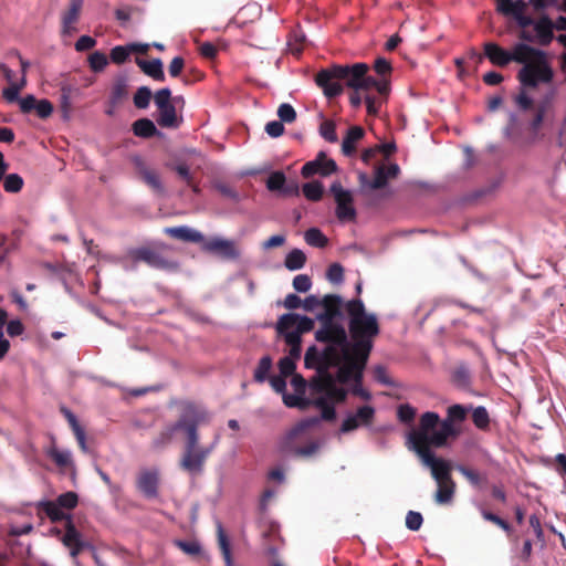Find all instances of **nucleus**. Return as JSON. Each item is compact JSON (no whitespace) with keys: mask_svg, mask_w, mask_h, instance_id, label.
I'll list each match as a JSON object with an SVG mask.
<instances>
[{"mask_svg":"<svg viewBox=\"0 0 566 566\" xmlns=\"http://www.w3.org/2000/svg\"><path fill=\"white\" fill-rule=\"evenodd\" d=\"M312 286L311 277L306 274H298L293 279V287L295 291L305 293Z\"/></svg>","mask_w":566,"mask_h":566,"instance_id":"64","label":"nucleus"},{"mask_svg":"<svg viewBox=\"0 0 566 566\" xmlns=\"http://www.w3.org/2000/svg\"><path fill=\"white\" fill-rule=\"evenodd\" d=\"M324 193L323 184L315 180L303 186V195L310 201H319Z\"/></svg>","mask_w":566,"mask_h":566,"instance_id":"42","label":"nucleus"},{"mask_svg":"<svg viewBox=\"0 0 566 566\" xmlns=\"http://www.w3.org/2000/svg\"><path fill=\"white\" fill-rule=\"evenodd\" d=\"M348 315V332L352 340L348 349L352 353L353 369H359L368 361L374 347V339L379 335L380 328L377 316L367 313L360 298H353L345 305Z\"/></svg>","mask_w":566,"mask_h":566,"instance_id":"2","label":"nucleus"},{"mask_svg":"<svg viewBox=\"0 0 566 566\" xmlns=\"http://www.w3.org/2000/svg\"><path fill=\"white\" fill-rule=\"evenodd\" d=\"M526 43H516L512 51H506L495 42H485L483 44L484 56L495 66L505 67L511 62H523L525 56L523 51Z\"/></svg>","mask_w":566,"mask_h":566,"instance_id":"10","label":"nucleus"},{"mask_svg":"<svg viewBox=\"0 0 566 566\" xmlns=\"http://www.w3.org/2000/svg\"><path fill=\"white\" fill-rule=\"evenodd\" d=\"M319 134L325 140L329 143L337 142L336 125L331 119H326L321 124Z\"/></svg>","mask_w":566,"mask_h":566,"instance_id":"53","label":"nucleus"},{"mask_svg":"<svg viewBox=\"0 0 566 566\" xmlns=\"http://www.w3.org/2000/svg\"><path fill=\"white\" fill-rule=\"evenodd\" d=\"M214 188L221 196L226 198H229L235 202L240 200L238 191L224 182L214 184Z\"/></svg>","mask_w":566,"mask_h":566,"instance_id":"63","label":"nucleus"},{"mask_svg":"<svg viewBox=\"0 0 566 566\" xmlns=\"http://www.w3.org/2000/svg\"><path fill=\"white\" fill-rule=\"evenodd\" d=\"M359 182L363 187H368L369 189H373V190L384 188L388 182V179L386 177L385 166H378L376 168L375 177L371 181L365 174H360Z\"/></svg>","mask_w":566,"mask_h":566,"instance_id":"32","label":"nucleus"},{"mask_svg":"<svg viewBox=\"0 0 566 566\" xmlns=\"http://www.w3.org/2000/svg\"><path fill=\"white\" fill-rule=\"evenodd\" d=\"M517 128H518V118L515 114H510L509 122L506 127L504 128V135L513 140H517Z\"/></svg>","mask_w":566,"mask_h":566,"instance_id":"60","label":"nucleus"},{"mask_svg":"<svg viewBox=\"0 0 566 566\" xmlns=\"http://www.w3.org/2000/svg\"><path fill=\"white\" fill-rule=\"evenodd\" d=\"M423 518L419 512L409 511L406 515V526L410 531H418L422 525Z\"/></svg>","mask_w":566,"mask_h":566,"instance_id":"62","label":"nucleus"},{"mask_svg":"<svg viewBox=\"0 0 566 566\" xmlns=\"http://www.w3.org/2000/svg\"><path fill=\"white\" fill-rule=\"evenodd\" d=\"M369 70L366 63H355L353 65H333L321 70L315 76V83L323 90L328 98H334L343 93V86L339 81H344L346 86L359 91L361 76Z\"/></svg>","mask_w":566,"mask_h":566,"instance_id":"5","label":"nucleus"},{"mask_svg":"<svg viewBox=\"0 0 566 566\" xmlns=\"http://www.w3.org/2000/svg\"><path fill=\"white\" fill-rule=\"evenodd\" d=\"M138 491L146 499H156L159 494V473L157 470H143L136 479Z\"/></svg>","mask_w":566,"mask_h":566,"instance_id":"18","label":"nucleus"},{"mask_svg":"<svg viewBox=\"0 0 566 566\" xmlns=\"http://www.w3.org/2000/svg\"><path fill=\"white\" fill-rule=\"evenodd\" d=\"M360 84L361 85H359V91L364 92L365 94H369L370 90H375L381 97L387 98L390 92V81L388 78L377 80L367 73L361 76Z\"/></svg>","mask_w":566,"mask_h":566,"instance_id":"24","label":"nucleus"},{"mask_svg":"<svg viewBox=\"0 0 566 566\" xmlns=\"http://www.w3.org/2000/svg\"><path fill=\"white\" fill-rule=\"evenodd\" d=\"M548 105H549V101L546 98L544 101H541L537 105H536V108H535V115L533 117V119L531 120V129L534 132V133H537L538 129L541 128L543 122H544V117H545V114L547 112V108H548Z\"/></svg>","mask_w":566,"mask_h":566,"instance_id":"44","label":"nucleus"},{"mask_svg":"<svg viewBox=\"0 0 566 566\" xmlns=\"http://www.w3.org/2000/svg\"><path fill=\"white\" fill-rule=\"evenodd\" d=\"M61 542L69 549L73 559H76L85 549L93 548L92 544L84 539L82 533L76 528L72 518H67V522L65 523V532L61 537Z\"/></svg>","mask_w":566,"mask_h":566,"instance_id":"14","label":"nucleus"},{"mask_svg":"<svg viewBox=\"0 0 566 566\" xmlns=\"http://www.w3.org/2000/svg\"><path fill=\"white\" fill-rule=\"evenodd\" d=\"M438 489L434 493V501L440 505L450 504L453 501L455 493V482H439L437 483Z\"/></svg>","mask_w":566,"mask_h":566,"instance_id":"31","label":"nucleus"},{"mask_svg":"<svg viewBox=\"0 0 566 566\" xmlns=\"http://www.w3.org/2000/svg\"><path fill=\"white\" fill-rule=\"evenodd\" d=\"M305 242L315 248H325L328 244L326 235L317 228H310L304 233Z\"/></svg>","mask_w":566,"mask_h":566,"instance_id":"39","label":"nucleus"},{"mask_svg":"<svg viewBox=\"0 0 566 566\" xmlns=\"http://www.w3.org/2000/svg\"><path fill=\"white\" fill-rule=\"evenodd\" d=\"M83 7V0H70L69 9L62 13V33L71 34L76 31L74 24L78 21Z\"/></svg>","mask_w":566,"mask_h":566,"instance_id":"23","label":"nucleus"},{"mask_svg":"<svg viewBox=\"0 0 566 566\" xmlns=\"http://www.w3.org/2000/svg\"><path fill=\"white\" fill-rule=\"evenodd\" d=\"M315 392V390H313ZM316 394H318L316 391ZM321 397L314 399L313 401V405L317 408L321 409L322 411V419L325 420V421H333L335 420L336 418V410H335V407L333 406V402H336V403H340L342 401H338V400H335L331 397H328V395L326 392H319Z\"/></svg>","mask_w":566,"mask_h":566,"instance_id":"28","label":"nucleus"},{"mask_svg":"<svg viewBox=\"0 0 566 566\" xmlns=\"http://www.w3.org/2000/svg\"><path fill=\"white\" fill-rule=\"evenodd\" d=\"M343 298L337 294H326L322 298L323 312L317 314L318 322H336L343 317V308H345Z\"/></svg>","mask_w":566,"mask_h":566,"instance_id":"17","label":"nucleus"},{"mask_svg":"<svg viewBox=\"0 0 566 566\" xmlns=\"http://www.w3.org/2000/svg\"><path fill=\"white\" fill-rule=\"evenodd\" d=\"M218 542L221 549L226 566H235L231 555V548L229 539L222 528L221 524H218Z\"/></svg>","mask_w":566,"mask_h":566,"instance_id":"40","label":"nucleus"},{"mask_svg":"<svg viewBox=\"0 0 566 566\" xmlns=\"http://www.w3.org/2000/svg\"><path fill=\"white\" fill-rule=\"evenodd\" d=\"M277 116L282 123H293L296 119V112L291 104L283 103L277 108Z\"/></svg>","mask_w":566,"mask_h":566,"instance_id":"54","label":"nucleus"},{"mask_svg":"<svg viewBox=\"0 0 566 566\" xmlns=\"http://www.w3.org/2000/svg\"><path fill=\"white\" fill-rule=\"evenodd\" d=\"M528 88H523L521 86L520 93L515 97V103L522 111H528L533 107V99L528 96L527 91Z\"/></svg>","mask_w":566,"mask_h":566,"instance_id":"61","label":"nucleus"},{"mask_svg":"<svg viewBox=\"0 0 566 566\" xmlns=\"http://www.w3.org/2000/svg\"><path fill=\"white\" fill-rule=\"evenodd\" d=\"M127 85L124 81L116 82L111 92L109 102L113 106H117L127 97Z\"/></svg>","mask_w":566,"mask_h":566,"instance_id":"47","label":"nucleus"},{"mask_svg":"<svg viewBox=\"0 0 566 566\" xmlns=\"http://www.w3.org/2000/svg\"><path fill=\"white\" fill-rule=\"evenodd\" d=\"M314 328V321L307 316H301L295 313H286L280 316L276 323L279 335L284 337L285 343L290 346L289 356L297 360L302 354V334L308 333Z\"/></svg>","mask_w":566,"mask_h":566,"instance_id":"7","label":"nucleus"},{"mask_svg":"<svg viewBox=\"0 0 566 566\" xmlns=\"http://www.w3.org/2000/svg\"><path fill=\"white\" fill-rule=\"evenodd\" d=\"M523 55L525 60L518 62L523 66L518 70L516 78L523 88H537L539 84H551L554 80V70L545 51L525 45Z\"/></svg>","mask_w":566,"mask_h":566,"instance_id":"6","label":"nucleus"},{"mask_svg":"<svg viewBox=\"0 0 566 566\" xmlns=\"http://www.w3.org/2000/svg\"><path fill=\"white\" fill-rule=\"evenodd\" d=\"M55 502L61 509L73 510L78 503V496L75 492L69 491L60 494Z\"/></svg>","mask_w":566,"mask_h":566,"instance_id":"51","label":"nucleus"},{"mask_svg":"<svg viewBox=\"0 0 566 566\" xmlns=\"http://www.w3.org/2000/svg\"><path fill=\"white\" fill-rule=\"evenodd\" d=\"M440 416L433 411H427L420 416L419 426L412 429L407 436V447L412 450L426 467L431 469L432 478L437 483L452 481L450 463L438 459L431 450L429 432L437 428Z\"/></svg>","mask_w":566,"mask_h":566,"instance_id":"3","label":"nucleus"},{"mask_svg":"<svg viewBox=\"0 0 566 566\" xmlns=\"http://www.w3.org/2000/svg\"><path fill=\"white\" fill-rule=\"evenodd\" d=\"M374 417L375 409L371 406L359 407L356 413L347 416L343 421L339 431L342 433H347L356 430L360 426H369L371 424Z\"/></svg>","mask_w":566,"mask_h":566,"instance_id":"19","label":"nucleus"},{"mask_svg":"<svg viewBox=\"0 0 566 566\" xmlns=\"http://www.w3.org/2000/svg\"><path fill=\"white\" fill-rule=\"evenodd\" d=\"M468 409L462 405H452L447 410V418L439 421L437 427L429 432L430 442L433 447L441 448L447 444L449 438L459 436V429L455 428L454 423L462 422L465 420Z\"/></svg>","mask_w":566,"mask_h":566,"instance_id":"9","label":"nucleus"},{"mask_svg":"<svg viewBox=\"0 0 566 566\" xmlns=\"http://www.w3.org/2000/svg\"><path fill=\"white\" fill-rule=\"evenodd\" d=\"M319 328L315 332V339L326 346L322 350L316 346H311L304 357L305 367L316 370V376L311 380V389L326 392L335 400L345 401L348 391L335 385V377L331 373V368L342 365V377L348 369H353L349 365L353 363V358L348 349L347 332L338 322H319Z\"/></svg>","mask_w":566,"mask_h":566,"instance_id":"1","label":"nucleus"},{"mask_svg":"<svg viewBox=\"0 0 566 566\" xmlns=\"http://www.w3.org/2000/svg\"><path fill=\"white\" fill-rule=\"evenodd\" d=\"M482 514V517L485 520V521H489L495 525H497L499 527H501L504 532H506L507 534H510L512 532V527L511 525L505 521L503 520L502 517H500L499 515L490 512V511H486V510H483L481 512Z\"/></svg>","mask_w":566,"mask_h":566,"instance_id":"57","label":"nucleus"},{"mask_svg":"<svg viewBox=\"0 0 566 566\" xmlns=\"http://www.w3.org/2000/svg\"><path fill=\"white\" fill-rule=\"evenodd\" d=\"M165 167L171 171H175L177 176L186 182H190L195 177L193 172L190 169V166L184 159H176L172 161L165 163Z\"/></svg>","mask_w":566,"mask_h":566,"instance_id":"37","label":"nucleus"},{"mask_svg":"<svg viewBox=\"0 0 566 566\" xmlns=\"http://www.w3.org/2000/svg\"><path fill=\"white\" fill-rule=\"evenodd\" d=\"M472 421L480 430H488L490 427V417L485 407L479 406L472 411Z\"/></svg>","mask_w":566,"mask_h":566,"instance_id":"43","label":"nucleus"},{"mask_svg":"<svg viewBox=\"0 0 566 566\" xmlns=\"http://www.w3.org/2000/svg\"><path fill=\"white\" fill-rule=\"evenodd\" d=\"M337 165L334 159L327 157L324 151H319L315 159L307 161L301 170V174L304 178H311L314 175H319L322 177H328L332 174L336 172Z\"/></svg>","mask_w":566,"mask_h":566,"instance_id":"15","label":"nucleus"},{"mask_svg":"<svg viewBox=\"0 0 566 566\" xmlns=\"http://www.w3.org/2000/svg\"><path fill=\"white\" fill-rule=\"evenodd\" d=\"M368 361L364 363V366L359 369H348L346 375L344 377L340 376L342 373V365L337 366V371L335 377V385L337 386V382L346 385L349 382H353L354 386L352 388V394L355 396H358L360 398H364L366 400L370 399V394L363 388V378H364V371L366 369Z\"/></svg>","mask_w":566,"mask_h":566,"instance_id":"16","label":"nucleus"},{"mask_svg":"<svg viewBox=\"0 0 566 566\" xmlns=\"http://www.w3.org/2000/svg\"><path fill=\"white\" fill-rule=\"evenodd\" d=\"M319 419L316 417L307 418L302 421H300L297 424H295L294 428L291 429V431L286 436L285 441V448L292 451L295 455L301 457H308L314 454L318 446L315 442H311L305 447H298L295 446V442L298 440L300 436L303 434L306 430L310 428L316 426L318 423Z\"/></svg>","mask_w":566,"mask_h":566,"instance_id":"12","label":"nucleus"},{"mask_svg":"<svg viewBox=\"0 0 566 566\" xmlns=\"http://www.w3.org/2000/svg\"><path fill=\"white\" fill-rule=\"evenodd\" d=\"M130 55V50L128 44L127 45H116L111 50V61L115 64H123L125 63Z\"/></svg>","mask_w":566,"mask_h":566,"instance_id":"52","label":"nucleus"},{"mask_svg":"<svg viewBox=\"0 0 566 566\" xmlns=\"http://www.w3.org/2000/svg\"><path fill=\"white\" fill-rule=\"evenodd\" d=\"M38 509L43 512L53 523L66 521L71 516L62 511L55 501H42L38 504Z\"/></svg>","mask_w":566,"mask_h":566,"instance_id":"30","label":"nucleus"},{"mask_svg":"<svg viewBox=\"0 0 566 566\" xmlns=\"http://www.w3.org/2000/svg\"><path fill=\"white\" fill-rule=\"evenodd\" d=\"M306 255L300 249H293L285 258L284 265L290 271H296L305 265Z\"/></svg>","mask_w":566,"mask_h":566,"instance_id":"38","label":"nucleus"},{"mask_svg":"<svg viewBox=\"0 0 566 566\" xmlns=\"http://www.w3.org/2000/svg\"><path fill=\"white\" fill-rule=\"evenodd\" d=\"M107 64V56L103 52L95 51L88 56V65L93 72H102Z\"/></svg>","mask_w":566,"mask_h":566,"instance_id":"50","label":"nucleus"},{"mask_svg":"<svg viewBox=\"0 0 566 566\" xmlns=\"http://www.w3.org/2000/svg\"><path fill=\"white\" fill-rule=\"evenodd\" d=\"M526 8L524 0H497V11L504 15L516 17L524 13Z\"/></svg>","mask_w":566,"mask_h":566,"instance_id":"33","label":"nucleus"},{"mask_svg":"<svg viewBox=\"0 0 566 566\" xmlns=\"http://www.w3.org/2000/svg\"><path fill=\"white\" fill-rule=\"evenodd\" d=\"M135 166H136V169H137V172L140 177V179L150 188L153 189V191H155L156 193L158 195H164L165 193V187L160 180V177L158 175V172L151 168H149L145 161L139 158V157H136L135 160Z\"/></svg>","mask_w":566,"mask_h":566,"instance_id":"22","label":"nucleus"},{"mask_svg":"<svg viewBox=\"0 0 566 566\" xmlns=\"http://www.w3.org/2000/svg\"><path fill=\"white\" fill-rule=\"evenodd\" d=\"M272 369V358L270 356H263L253 374V379L255 382H264L269 379V373Z\"/></svg>","mask_w":566,"mask_h":566,"instance_id":"41","label":"nucleus"},{"mask_svg":"<svg viewBox=\"0 0 566 566\" xmlns=\"http://www.w3.org/2000/svg\"><path fill=\"white\" fill-rule=\"evenodd\" d=\"M135 62L146 75L150 76L155 81H159V82L165 81V73L163 70L161 60L154 59L151 61H146V60L136 57Z\"/></svg>","mask_w":566,"mask_h":566,"instance_id":"27","label":"nucleus"},{"mask_svg":"<svg viewBox=\"0 0 566 566\" xmlns=\"http://www.w3.org/2000/svg\"><path fill=\"white\" fill-rule=\"evenodd\" d=\"M154 101L157 108H164L171 103V91L168 87L158 90L154 95Z\"/></svg>","mask_w":566,"mask_h":566,"instance_id":"58","label":"nucleus"},{"mask_svg":"<svg viewBox=\"0 0 566 566\" xmlns=\"http://www.w3.org/2000/svg\"><path fill=\"white\" fill-rule=\"evenodd\" d=\"M23 178L18 174H9L4 177L3 188L7 192L17 193L23 188Z\"/></svg>","mask_w":566,"mask_h":566,"instance_id":"46","label":"nucleus"},{"mask_svg":"<svg viewBox=\"0 0 566 566\" xmlns=\"http://www.w3.org/2000/svg\"><path fill=\"white\" fill-rule=\"evenodd\" d=\"M329 192L333 195L336 203V217L342 222L355 221L357 217L354 207L353 193L344 189L339 181H334L329 187Z\"/></svg>","mask_w":566,"mask_h":566,"instance_id":"11","label":"nucleus"},{"mask_svg":"<svg viewBox=\"0 0 566 566\" xmlns=\"http://www.w3.org/2000/svg\"><path fill=\"white\" fill-rule=\"evenodd\" d=\"M203 407L193 401H182L180 403V415L178 420L166 426L153 439L150 448L153 451L160 452L165 450L174 440L175 433L181 430L187 434V426L193 423L197 416Z\"/></svg>","mask_w":566,"mask_h":566,"instance_id":"8","label":"nucleus"},{"mask_svg":"<svg viewBox=\"0 0 566 566\" xmlns=\"http://www.w3.org/2000/svg\"><path fill=\"white\" fill-rule=\"evenodd\" d=\"M326 277L331 283H342L344 281V268L339 263L331 264L327 269Z\"/></svg>","mask_w":566,"mask_h":566,"instance_id":"56","label":"nucleus"},{"mask_svg":"<svg viewBox=\"0 0 566 566\" xmlns=\"http://www.w3.org/2000/svg\"><path fill=\"white\" fill-rule=\"evenodd\" d=\"M364 129L359 126H353L347 130L342 143V151L345 156H352L356 151L355 144L364 137Z\"/></svg>","mask_w":566,"mask_h":566,"instance_id":"29","label":"nucleus"},{"mask_svg":"<svg viewBox=\"0 0 566 566\" xmlns=\"http://www.w3.org/2000/svg\"><path fill=\"white\" fill-rule=\"evenodd\" d=\"M283 402L285 403V406H287L290 408H293V407L305 408L306 406L310 405V402L304 398V395H301L297 392H295L294 395L284 392L283 394Z\"/></svg>","mask_w":566,"mask_h":566,"instance_id":"55","label":"nucleus"},{"mask_svg":"<svg viewBox=\"0 0 566 566\" xmlns=\"http://www.w3.org/2000/svg\"><path fill=\"white\" fill-rule=\"evenodd\" d=\"M134 262H144L150 268L164 271H175L179 268L177 261L166 258L160 251L151 248H138L129 252Z\"/></svg>","mask_w":566,"mask_h":566,"instance_id":"13","label":"nucleus"},{"mask_svg":"<svg viewBox=\"0 0 566 566\" xmlns=\"http://www.w3.org/2000/svg\"><path fill=\"white\" fill-rule=\"evenodd\" d=\"M202 249L210 253H217L224 259L234 260L239 258L240 251L231 240L213 238L202 242Z\"/></svg>","mask_w":566,"mask_h":566,"instance_id":"20","label":"nucleus"},{"mask_svg":"<svg viewBox=\"0 0 566 566\" xmlns=\"http://www.w3.org/2000/svg\"><path fill=\"white\" fill-rule=\"evenodd\" d=\"M20 109L24 114L35 112L36 115L45 119L53 113V104L49 99L38 101L33 95L29 94L20 99Z\"/></svg>","mask_w":566,"mask_h":566,"instance_id":"21","label":"nucleus"},{"mask_svg":"<svg viewBox=\"0 0 566 566\" xmlns=\"http://www.w3.org/2000/svg\"><path fill=\"white\" fill-rule=\"evenodd\" d=\"M133 133L137 137L151 138L159 134L155 124L149 118H139L133 123Z\"/></svg>","mask_w":566,"mask_h":566,"instance_id":"34","label":"nucleus"},{"mask_svg":"<svg viewBox=\"0 0 566 566\" xmlns=\"http://www.w3.org/2000/svg\"><path fill=\"white\" fill-rule=\"evenodd\" d=\"M164 232L177 240L192 243H202L205 237L201 232L193 230L187 226L180 227H168L164 229Z\"/></svg>","mask_w":566,"mask_h":566,"instance_id":"25","label":"nucleus"},{"mask_svg":"<svg viewBox=\"0 0 566 566\" xmlns=\"http://www.w3.org/2000/svg\"><path fill=\"white\" fill-rule=\"evenodd\" d=\"M455 469L474 486H479L486 481L485 475L463 464H458Z\"/></svg>","mask_w":566,"mask_h":566,"instance_id":"45","label":"nucleus"},{"mask_svg":"<svg viewBox=\"0 0 566 566\" xmlns=\"http://www.w3.org/2000/svg\"><path fill=\"white\" fill-rule=\"evenodd\" d=\"M157 123L161 127L176 128L178 127V119L176 113V106L170 104L164 108H158Z\"/></svg>","mask_w":566,"mask_h":566,"instance_id":"36","label":"nucleus"},{"mask_svg":"<svg viewBox=\"0 0 566 566\" xmlns=\"http://www.w3.org/2000/svg\"><path fill=\"white\" fill-rule=\"evenodd\" d=\"M151 96L153 94L148 86H140L134 95V105L139 109H145L149 106Z\"/></svg>","mask_w":566,"mask_h":566,"instance_id":"48","label":"nucleus"},{"mask_svg":"<svg viewBox=\"0 0 566 566\" xmlns=\"http://www.w3.org/2000/svg\"><path fill=\"white\" fill-rule=\"evenodd\" d=\"M534 30L542 46H547L554 39V23L548 15H543L534 24Z\"/></svg>","mask_w":566,"mask_h":566,"instance_id":"26","label":"nucleus"},{"mask_svg":"<svg viewBox=\"0 0 566 566\" xmlns=\"http://www.w3.org/2000/svg\"><path fill=\"white\" fill-rule=\"evenodd\" d=\"M46 455L62 470L74 468L72 454L70 451L59 450L53 446L48 449Z\"/></svg>","mask_w":566,"mask_h":566,"instance_id":"35","label":"nucleus"},{"mask_svg":"<svg viewBox=\"0 0 566 566\" xmlns=\"http://www.w3.org/2000/svg\"><path fill=\"white\" fill-rule=\"evenodd\" d=\"M374 70L381 76V78H387V76L391 74L392 67L388 60L385 57H378L374 63Z\"/></svg>","mask_w":566,"mask_h":566,"instance_id":"59","label":"nucleus"},{"mask_svg":"<svg viewBox=\"0 0 566 566\" xmlns=\"http://www.w3.org/2000/svg\"><path fill=\"white\" fill-rule=\"evenodd\" d=\"M285 180L286 177L283 171H273L266 179V188L272 192L279 191L281 193Z\"/></svg>","mask_w":566,"mask_h":566,"instance_id":"49","label":"nucleus"},{"mask_svg":"<svg viewBox=\"0 0 566 566\" xmlns=\"http://www.w3.org/2000/svg\"><path fill=\"white\" fill-rule=\"evenodd\" d=\"M210 412L203 407L193 423L187 426L186 441L179 460V467L191 475H199L203 472L205 464L211 454L214 446H200L199 426L209 423Z\"/></svg>","mask_w":566,"mask_h":566,"instance_id":"4","label":"nucleus"}]
</instances>
